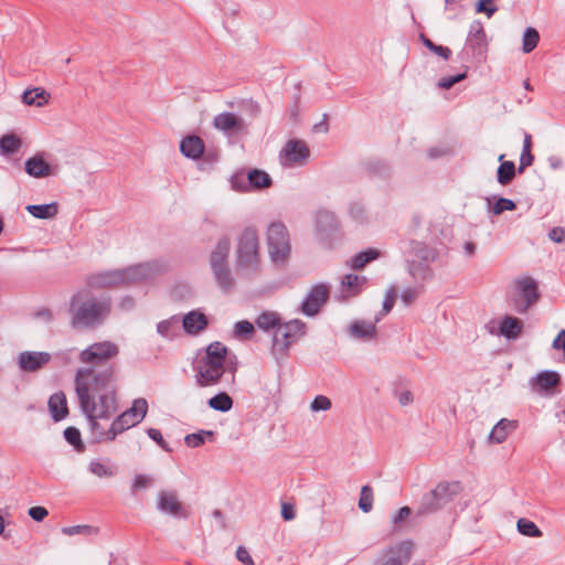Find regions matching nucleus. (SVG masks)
Masks as SVG:
<instances>
[{"mask_svg": "<svg viewBox=\"0 0 565 565\" xmlns=\"http://www.w3.org/2000/svg\"><path fill=\"white\" fill-rule=\"evenodd\" d=\"M254 324L247 320L238 321L234 327V333L237 338L248 339L254 333Z\"/></svg>", "mask_w": 565, "mask_h": 565, "instance_id": "a18cd8bd", "label": "nucleus"}, {"mask_svg": "<svg viewBox=\"0 0 565 565\" xmlns=\"http://www.w3.org/2000/svg\"><path fill=\"white\" fill-rule=\"evenodd\" d=\"M332 406V403L329 397L324 395H318L313 398V401L310 404V409L312 412H320V411H329Z\"/></svg>", "mask_w": 565, "mask_h": 565, "instance_id": "3c124183", "label": "nucleus"}, {"mask_svg": "<svg viewBox=\"0 0 565 565\" xmlns=\"http://www.w3.org/2000/svg\"><path fill=\"white\" fill-rule=\"evenodd\" d=\"M330 296V287L327 284L313 286L301 303V312L308 317H315Z\"/></svg>", "mask_w": 565, "mask_h": 565, "instance_id": "2eb2a0df", "label": "nucleus"}, {"mask_svg": "<svg viewBox=\"0 0 565 565\" xmlns=\"http://www.w3.org/2000/svg\"><path fill=\"white\" fill-rule=\"evenodd\" d=\"M212 430H200L199 433L189 434L184 438V443L188 447L196 448L204 444L206 437H213Z\"/></svg>", "mask_w": 565, "mask_h": 565, "instance_id": "a19ab883", "label": "nucleus"}, {"mask_svg": "<svg viewBox=\"0 0 565 565\" xmlns=\"http://www.w3.org/2000/svg\"><path fill=\"white\" fill-rule=\"evenodd\" d=\"M359 508L367 513L373 508V490L369 486H363L360 493Z\"/></svg>", "mask_w": 565, "mask_h": 565, "instance_id": "79ce46f5", "label": "nucleus"}, {"mask_svg": "<svg viewBox=\"0 0 565 565\" xmlns=\"http://www.w3.org/2000/svg\"><path fill=\"white\" fill-rule=\"evenodd\" d=\"M280 316L275 311H264L256 319L255 324L263 331L277 330L280 323Z\"/></svg>", "mask_w": 565, "mask_h": 565, "instance_id": "cd10ccee", "label": "nucleus"}, {"mask_svg": "<svg viewBox=\"0 0 565 565\" xmlns=\"http://www.w3.org/2000/svg\"><path fill=\"white\" fill-rule=\"evenodd\" d=\"M433 53L441 56L444 60H448L451 55V51L447 46L437 45L431 50Z\"/></svg>", "mask_w": 565, "mask_h": 565, "instance_id": "338daca9", "label": "nucleus"}, {"mask_svg": "<svg viewBox=\"0 0 565 565\" xmlns=\"http://www.w3.org/2000/svg\"><path fill=\"white\" fill-rule=\"evenodd\" d=\"M366 284V277L359 276L355 274L345 275L340 282V290L337 299L340 301H344L351 297L358 296L364 285Z\"/></svg>", "mask_w": 565, "mask_h": 565, "instance_id": "f3484780", "label": "nucleus"}, {"mask_svg": "<svg viewBox=\"0 0 565 565\" xmlns=\"http://www.w3.org/2000/svg\"><path fill=\"white\" fill-rule=\"evenodd\" d=\"M524 331V320L513 315H502L497 321V337L503 338L508 343L519 341Z\"/></svg>", "mask_w": 565, "mask_h": 565, "instance_id": "4468645a", "label": "nucleus"}, {"mask_svg": "<svg viewBox=\"0 0 565 565\" xmlns=\"http://www.w3.org/2000/svg\"><path fill=\"white\" fill-rule=\"evenodd\" d=\"M194 371L195 382L200 387L216 385L226 372L232 374L234 381L237 371L236 356L230 355L222 342H212L196 360Z\"/></svg>", "mask_w": 565, "mask_h": 565, "instance_id": "20e7f679", "label": "nucleus"}, {"mask_svg": "<svg viewBox=\"0 0 565 565\" xmlns=\"http://www.w3.org/2000/svg\"><path fill=\"white\" fill-rule=\"evenodd\" d=\"M153 483V478L148 475H136L132 481L131 490L136 492L138 490L147 489Z\"/></svg>", "mask_w": 565, "mask_h": 565, "instance_id": "09e8293b", "label": "nucleus"}, {"mask_svg": "<svg viewBox=\"0 0 565 565\" xmlns=\"http://www.w3.org/2000/svg\"><path fill=\"white\" fill-rule=\"evenodd\" d=\"M411 249L414 256L424 263H431L436 258L435 249L428 247L426 244L422 242H412Z\"/></svg>", "mask_w": 565, "mask_h": 565, "instance_id": "72a5a7b5", "label": "nucleus"}, {"mask_svg": "<svg viewBox=\"0 0 565 565\" xmlns=\"http://www.w3.org/2000/svg\"><path fill=\"white\" fill-rule=\"evenodd\" d=\"M315 220L317 231L322 234L329 233L338 226L335 214L329 210H319L316 213Z\"/></svg>", "mask_w": 565, "mask_h": 565, "instance_id": "a878e982", "label": "nucleus"}, {"mask_svg": "<svg viewBox=\"0 0 565 565\" xmlns=\"http://www.w3.org/2000/svg\"><path fill=\"white\" fill-rule=\"evenodd\" d=\"M548 237L555 243H562L565 239V228L554 227L548 232Z\"/></svg>", "mask_w": 565, "mask_h": 565, "instance_id": "e2e57ef3", "label": "nucleus"}, {"mask_svg": "<svg viewBox=\"0 0 565 565\" xmlns=\"http://www.w3.org/2000/svg\"><path fill=\"white\" fill-rule=\"evenodd\" d=\"M148 436L156 441L163 450L169 451L168 444L164 441L162 434L159 429L149 428L147 430Z\"/></svg>", "mask_w": 565, "mask_h": 565, "instance_id": "4d7b16f0", "label": "nucleus"}, {"mask_svg": "<svg viewBox=\"0 0 565 565\" xmlns=\"http://www.w3.org/2000/svg\"><path fill=\"white\" fill-rule=\"evenodd\" d=\"M466 77V74L465 73H460V74H457L455 76H447V77H443L439 82H438V86L441 87V88H446V89H449L450 87H452L456 83L462 81L463 78Z\"/></svg>", "mask_w": 565, "mask_h": 565, "instance_id": "5fc2aeb1", "label": "nucleus"}, {"mask_svg": "<svg viewBox=\"0 0 565 565\" xmlns=\"http://www.w3.org/2000/svg\"><path fill=\"white\" fill-rule=\"evenodd\" d=\"M515 209V204L510 199L499 198L497 199V214H500L504 211H512Z\"/></svg>", "mask_w": 565, "mask_h": 565, "instance_id": "13d9d810", "label": "nucleus"}, {"mask_svg": "<svg viewBox=\"0 0 565 565\" xmlns=\"http://www.w3.org/2000/svg\"><path fill=\"white\" fill-rule=\"evenodd\" d=\"M396 297H397V290L394 286H391L386 290L385 299L383 301L382 311L380 312V315L377 317L382 318L383 316L387 315L392 310V308L395 303Z\"/></svg>", "mask_w": 565, "mask_h": 565, "instance_id": "49530a36", "label": "nucleus"}, {"mask_svg": "<svg viewBox=\"0 0 565 565\" xmlns=\"http://www.w3.org/2000/svg\"><path fill=\"white\" fill-rule=\"evenodd\" d=\"M49 514L47 510L43 507H32L29 509V515L36 522L43 521Z\"/></svg>", "mask_w": 565, "mask_h": 565, "instance_id": "bf43d9fd", "label": "nucleus"}, {"mask_svg": "<svg viewBox=\"0 0 565 565\" xmlns=\"http://www.w3.org/2000/svg\"><path fill=\"white\" fill-rule=\"evenodd\" d=\"M379 255H380L379 250L373 249V248L360 252L359 254H356L355 256H353L350 259V266L353 269H361L366 264H369L371 260L376 259L379 257Z\"/></svg>", "mask_w": 565, "mask_h": 565, "instance_id": "c9c22d12", "label": "nucleus"}, {"mask_svg": "<svg viewBox=\"0 0 565 565\" xmlns=\"http://www.w3.org/2000/svg\"><path fill=\"white\" fill-rule=\"evenodd\" d=\"M49 409L55 422L64 419L68 414L66 395L63 392H56L51 395Z\"/></svg>", "mask_w": 565, "mask_h": 565, "instance_id": "b1692460", "label": "nucleus"}, {"mask_svg": "<svg viewBox=\"0 0 565 565\" xmlns=\"http://www.w3.org/2000/svg\"><path fill=\"white\" fill-rule=\"evenodd\" d=\"M88 471L98 478H111L115 475L114 468L98 459L92 460L87 466Z\"/></svg>", "mask_w": 565, "mask_h": 565, "instance_id": "e433bc0d", "label": "nucleus"}, {"mask_svg": "<svg viewBox=\"0 0 565 565\" xmlns=\"http://www.w3.org/2000/svg\"><path fill=\"white\" fill-rule=\"evenodd\" d=\"M36 317L46 321V322H51L53 321L54 319V315L52 312V310L47 309V308H44V309H41L36 312Z\"/></svg>", "mask_w": 565, "mask_h": 565, "instance_id": "774afa93", "label": "nucleus"}, {"mask_svg": "<svg viewBox=\"0 0 565 565\" xmlns=\"http://www.w3.org/2000/svg\"><path fill=\"white\" fill-rule=\"evenodd\" d=\"M423 290L422 286L411 287L403 290L401 299L405 306L413 305Z\"/></svg>", "mask_w": 565, "mask_h": 565, "instance_id": "de8ad7c7", "label": "nucleus"}, {"mask_svg": "<svg viewBox=\"0 0 565 565\" xmlns=\"http://www.w3.org/2000/svg\"><path fill=\"white\" fill-rule=\"evenodd\" d=\"M540 41L539 32L533 28H527L523 34L522 50L524 53L532 52Z\"/></svg>", "mask_w": 565, "mask_h": 565, "instance_id": "ea45409f", "label": "nucleus"}, {"mask_svg": "<svg viewBox=\"0 0 565 565\" xmlns=\"http://www.w3.org/2000/svg\"><path fill=\"white\" fill-rule=\"evenodd\" d=\"M207 405L214 411L226 413L232 409L233 399L227 393L221 392L211 397L207 401Z\"/></svg>", "mask_w": 565, "mask_h": 565, "instance_id": "473e14b6", "label": "nucleus"}, {"mask_svg": "<svg viewBox=\"0 0 565 565\" xmlns=\"http://www.w3.org/2000/svg\"><path fill=\"white\" fill-rule=\"evenodd\" d=\"M170 266L167 260L154 259L122 269L104 270L87 276L86 285L90 289L115 288L154 279L166 274Z\"/></svg>", "mask_w": 565, "mask_h": 565, "instance_id": "f03ea898", "label": "nucleus"}, {"mask_svg": "<svg viewBox=\"0 0 565 565\" xmlns=\"http://www.w3.org/2000/svg\"><path fill=\"white\" fill-rule=\"evenodd\" d=\"M494 0H479L476 6V11L478 13H486L488 18H491V15L494 13Z\"/></svg>", "mask_w": 565, "mask_h": 565, "instance_id": "864d4df0", "label": "nucleus"}, {"mask_svg": "<svg viewBox=\"0 0 565 565\" xmlns=\"http://www.w3.org/2000/svg\"><path fill=\"white\" fill-rule=\"evenodd\" d=\"M463 490L460 481H440L436 487L424 493L417 504L415 515H431L454 501Z\"/></svg>", "mask_w": 565, "mask_h": 565, "instance_id": "39448f33", "label": "nucleus"}, {"mask_svg": "<svg viewBox=\"0 0 565 565\" xmlns=\"http://www.w3.org/2000/svg\"><path fill=\"white\" fill-rule=\"evenodd\" d=\"M109 298H98L88 288L74 292L68 301L70 326L75 330L93 329L110 313Z\"/></svg>", "mask_w": 565, "mask_h": 565, "instance_id": "7ed1b4c3", "label": "nucleus"}, {"mask_svg": "<svg viewBox=\"0 0 565 565\" xmlns=\"http://www.w3.org/2000/svg\"><path fill=\"white\" fill-rule=\"evenodd\" d=\"M429 263L417 262L416 259L407 260L408 274L416 280H427L430 277Z\"/></svg>", "mask_w": 565, "mask_h": 565, "instance_id": "2f4dec72", "label": "nucleus"}, {"mask_svg": "<svg viewBox=\"0 0 565 565\" xmlns=\"http://www.w3.org/2000/svg\"><path fill=\"white\" fill-rule=\"evenodd\" d=\"M518 531L527 537H541L543 532L539 529V526L531 520L522 518L516 522Z\"/></svg>", "mask_w": 565, "mask_h": 565, "instance_id": "4c0bfd02", "label": "nucleus"}, {"mask_svg": "<svg viewBox=\"0 0 565 565\" xmlns=\"http://www.w3.org/2000/svg\"><path fill=\"white\" fill-rule=\"evenodd\" d=\"M310 148L305 140L289 139L279 151V162L284 168H300L308 163Z\"/></svg>", "mask_w": 565, "mask_h": 565, "instance_id": "9d476101", "label": "nucleus"}, {"mask_svg": "<svg viewBox=\"0 0 565 565\" xmlns=\"http://www.w3.org/2000/svg\"><path fill=\"white\" fill-rule=\"evenodd\" d=\"M207 324V317L198 310L190 311L182 319V327L184 331L192 335L202 332Z\"/></svg>", "mask_w": 565, "mask_h": 565, "instance_id": "412c9836", "label": "nucleus"}, {"mask_svg": "<svg viewBox=\"0 0 565 565\" xmlns=\"http://www.w3.org/2000/svg\"><path fill=\"white\" fill-rule=\"evenodd\" d=\"M20 147V140L13 135H6L0 139V148L4 153H13Z\"/></svg>", "mask_w": 565, "mask_h": 565, "instance_id": "37998d69", "label": "nucleus"}, {"mask_svg": "<svg viewBox=\"0 0 565 565\" xmlns=\"http://www.w3.org/2000/svg\"><path fill=\"white\" fill-rule=\"evenodd\" d=\"M181 153L190 159H199L204 152V142L198 136H186L180 142Z\"/></svg>", "mask_w": 565, "mask_h": 565, "instance_id": "5701e85b", "label": "nucleus"}, {"mask_svg": "<svg viewBox=\"0 0 565 565\" xmlns=\"http://www.w3.org/2000/svg\"><path fill=\"white\" fill-rule=\"evenodd\" d=\"M51 361L47 352L24 351L19 355V366L25 372H35Z\"/></svg>", "mask_w": 565, "mask_h": 565, "instance_id": "a211bd4d", "label": "nucleus"}, {"mask_svg": "<svg viewBox=\"0 0 565 565\" xmlns=\"http://www.w3.org/2000/svg\"><path fill=\"white\" fill-rule=\"evenodd\" d=\"M247 182L255 189L268 188L271 184V179L268 173L263 170L254 169L247 174Z\"/></svg>", "mask_w": 565, "mask_h": 565, "instance_id": "f704fd0d", "label": "nucleus"}, {"mask_svg": "<svg viewBox=\"0 0 565 565\" xmlns=\"http://www.w3.org/2000/svg\"><path fill=\"white\" fill-rule=\"evenodd\" d=\"M25 171L33 178H45L55 174L53 168L41 156L28 159L25 161Z\"/></svg>", "mask_w": 565, "mask_h": 565, "instance_id": "4be33fe9", "label": "nucleus"}, {"mask_svg": "<svg viewBox=\"0 0 565 565\" xmlns=\"http://www.w3.org/2000/svg\"><path fill=\"white\" fill-rule=\"evenodd\" d=\"M516 427V420H509L507 418H503L497 422V444L504 441L508 435L514 431Z\"/></svg>", "mask_w": 565, "mask_h": 565, "instance_id": "58836bf2", "label": "nucleus"}, {"mask_svg": "<svg viewBox=\"0 0 565 565\" xmlns=\"http://www.w3.org/2000/svg\"><path fill=\"white\" fill-rule=\"evenodd\" d=\"M25 210L34 217L47 220L53 218L57 214V204L56 203H50V204H40V205H33L30 204L25 207Z\"/></svg>", "mask_w": 565, "mask_h": 565, "instance_id": "7c9ffc66", "label": "nucleus"}, {"mask_svg": "<svg viewBox=\"0 0 565 565\" xmlns=\"http://www.w3.org/2000/svg\"><path fill=\"white\" fill-rule=\"evenodd\" d=\"M62 532L68 536H73V535H77V534L88 535L93 532V529L88 525H74V526L63 527Z\"/></svg>", "mask_w": 565, "mask_h": 565, "instance_id": "603ef678", "label": "nucleus"}, {"mask_svg": "<svg viewBox=\"0 0 565 565\" xmlns=\"http://www.w3.org/2000/svg\"><path fill=\"white\" fill-rule=\"evenodd\" d=\"M157 509L174 519H186L190 515L188 508L181 502L174 490H161L157 495Z\"/></svg>", "mask_w": 565, "mask_h": 565, "instance_id": "f8f14e48", "label": "nucleus"}, {"mask_svg": "<svg viewBox=\"0 0 565 565\" xmlns=\"http://www.w3.org/2000/svg\"><path fill=\"white\" fill-rule=\"evenodd\" d=\"M64 437H65L66 441L71 445H73L77 450L84 449V445H83V441L81 438V433L77 428L67 427L64 430Z\"/></svg>", "mask_w": 565, "mask_h": 565, "instance_id": "c03bdc74", "label": "nucleus"}, {"mask_svg": "<svg viewBox=\"0 0 565 565\" xmlns=\"http://www.w3.org/2000/svg\"><path fill=\"white\" fill-rule=\"evenodd\" d=\"M213 126L227 136L242 132L245 129V121L242 117L233 113H221L213 119Z\"/></svg>", "mask_w": 565, "mask_h": 565, "instance_id": "dca6fc26", "label": "nucleus"}, {"mask_svg": "<svg viewBox=\"0 0 565 565\" xmlns=\"http://www.w3.org/2000/svg\"><path fill=\"white\" fill-rule=\"evenodd\" d=\"M118 354V347L110 341L95 342L78 354V361L84 365L75 373V392L98 443L115 440L119 434L138 425L148 411L147 401L137 398L129 409L113 420L107 430L98 424V419H108L117 412L116 367L113 360Z\"/></svg>", "mask_w": 565, "mask_h": 565, "instance_id": "f257e3e1", "label": "nucleus"}, {"mask_svg": "<svg viewBox=\"0 0 565 565\" xmlns=\"http://www.w3.org/2000/svg\"><path fill=\"white\" fill-rule=\"evenodd\" d=\"M267 245L270 259L284 264L290 254V239L287 227L281 222H274L267 228Z\"/></svg>", "mask_w": 565, "mask_h": 565, "instance_id": "6e6552de", "label": "nucleus"}, {"mask_svg": "<svg viewBox=\"0 0 565 565\" xmlns=\"http://www.w3.org/2000/svg\"><path fill=\"white\" fill-rule=\"evenodd\" d=\"M50 94L41 87L26 89L22 95V102L28 106L42 107L47 104Z\"/></svg>", "mask_w": 565, "mask_h": 565, "instance_id": "bb28decb", "label": "nucleus"}, {"mask_svg": "<svg viewBox=\"0 0 565 565\" xmlns=\"http://www.w3.org/2000/svg\"><path fill=\"white\" fill-rule=\"evenodd\" d=\"M230 248V238L222 237L218 239L210 255V265L214 279L217 286L224 291H230L235 285V279L231 273L227 262Z\"/></svg>", "mask_w": 565, "mask_h": 565, "instance_id": "0eeeda50", "label": "nucleus"}, {"mask_svg": "<svg viewBox=\"0 0 565 565\" xmlns=\"http://www.w3.org/2000/svg\"><path fill=\"white\" fill-rule=\"evenodd\" d=\"M467 45L478 56H482L487 51V38L482 24L475 21L470 25L469 34L467 38Z\"/></svg>", "mask_w": 565, "mask_h": 565, "instance_id": "aec40b11", "label": "nucleus"}, {"mask_svg": "<svg viewBox=\"0 0 565 565\" xmlns=\"http://www.w3.org/2000/svg\"><path fill=\"white\" fill-rule=\"evenodd\" d=\"M514 287L521 300L514 299L513 306L519 313H525L540 298L537 284L532 277H522L514 281Z\"/></svg>", "mask_w": 565, "mask_h": 565, "instance_id": "9b49d317", "label": "nucleus"}, {"mask_svg": "<svg viewBox=\"0 0 565 565\" xmlns=\"http://www.w3.org/2000/svg\"><path fill=\"white\" fill-rule=\"evenodd\" d=\"M236 558L245 565H254V561L249 555V552L244 546H239L237 548Z\"/></svg>", "mask_w": 565, "mask_h": 565, "instance_id": "052dcab7", "label": "nucleus"}, {"mask_svg": "<svg viewBox=\"0 0 565 565\" xmlns=\"http://www.w3.org/2000/svg\"><path fill=\"white\" fill-rule=\"evenodd\" d=\"M180 320L177 316L170 317L157 324V332L166 339L172 340L179 334Z\"/></svg>", "mask_w": 565, "mask_h": 565, "instance_id": "c85d7f7f", "label": "nucleus"}, {"mask_svg": "<svg viewBox=\"0 0 565 565\" xmlns=\"http://www.w3.org/2000/svg\"><path fill=\"white\" fill-rule=\"evenodd\" d=\"M235 254L238 270L255 273L258 269L260 254L256 228L248 226L239 233Z\"/></svg>", "mask_w": 565, "mask_h": 565, "instance_id": "423d86ee", "label": "nucleus"}, {"mask_svg": "<svg viewBox=\"0 0 565 565\" xmlns=\"http://www.w3.org/2000/svg\"><path fill=\"white\" fill-rule=\"evenodd\" d=\"M559 374L554 371H543L535 377L533 387L536 392H550L552 388L558 385Z\"/></svg>", "mask_w": 565, "mask_h": 565, "instance_id": "393cba45", "label": "nucleus"}, {"mask_svg": "<svg viewBox=\"0 0 565 565\" xmlns=\"http://www.w3.org/2000/svg\"><path fill=\"white\" fill-rule=\"evenodd\" d=\"M349 213L356 222H364L366 220L365 207L360 202H351L349 205Z\"/></svg>", "mask_w": 565, "mask_h": 565, "instance_id": "8fccbe9b", "label": "nucleus"}, {"mask_svg": "<svg viewBox=\"0 0 565 565\" xmlns=\"http://www.w3.org/2000/svg\"><path fill=\"white\" fill-rule=\"evenodd\" d=\"M534 156L532 154L531 150H522L521 157H520V164L518 168L519 173H522L525 168L533 164Z\"/></svg>", "mask_w": 565, "mask_h": 565, "instance_id": "6e6d98bb", "label": "nucleus"}, {"mask_svg": "<svg viewBox=\"0 0 565 565\" xmlns=\"http://www.w3.org/2000/svg\"><path fill=\"white\" fill-rule=\"evenodd\" d=\"M413 554V543L403 541L387 546L380 554L376 565H406Z\"/></svg>", "mask_w": 565, "mask_h": 565, "instance_id": "ddd939ff", "label": "nucleus"}, {"mask_svg": "<svg viewBox=\"0 0 565 565\" xmlns=\"http://www.w3.org/2000/svg\"><path fill=\"white\" fill-rule=\"evenodd\" d=\"M281 516L286 521L294 520L295 516H296V512H295L294 507L291 504H289V503H284L281 505Z\"/></svg>", "mask_w": 565, "mask_h": 565, "instance_id": "69168bd1", "label": "nucleus"}, {"mask_svg": "<svg viewBox=\"0 0 565 565\" xmlns=\"http://www.w3.org/2000/svg\"><path fill=\"white\" fill-rule=\"evenodd\" d=\"M504 154L499 156L501 164L497 169V181L503 185L509 184L515 175V164L512 161H503Z\"/></svg>", "mask_w": 565, "mask_h": 565, "instance_id": "c756f323", "label": "nucleus"}, {"mask_svg": "<svg viewBox=\"0 0 565 565\" xmlns=\"http://www.w3.org/2000/svg\"><path fill=\"white\" fill-rule=\"evenodd\" d=\"M412 514V509L409 507L401 508L396 514L393 516L392 522L397 525L405 521Z\"/></svg>", "mask_w": 565, "mask_h": 565, "instance_id": "680f3d73", "label": "nucleus"}, {"mask_svg": "<svg viewBox=\"0 0 565 565\" xmlns=\"http://www.w3.org/2000/svg\"><path fill=\"white\" fill-rule=\"evenodd\" d=\"M306 333V323L295 319L286 322L275 331L273 337V353L286 355L288 349L298 342Z\"/></svg>", "mask_w": 565, "mask_h": 565, "instance_id": "1a4fd4ad", "label": "nucleus"}, {"mask_svg": "<svg viewBox=\"0 0 565 565\" xmlns=\"http://www.w3.org/2000/svg\"><path fill=\"white\" fill-rule=\"evenodd\" d=\"M399 405L407 406L413 403L414 397L411 391H401L396 393Z\"/></svg>", "mask_w": 565, "mask_h": 565, "instance_id": "0e129e2a", "label": "nucleus"}, {"mask_svg": "<svg viewBox=\"0 0 565 565\" xmlns=\"http://www.w3.org/2000/svg\"><path fill=\"white\" fill-rule=\"evenodd\" d=\"M380 320L381 317H375L374 321L355 320L350 324L349 333L358 340L371 341L376 338V323Z\"/></svg>", "mask_w": 565, "mask_h": 565, "instance_id": "6ab92c4d", "label": "nucleus"}]
</instances>
